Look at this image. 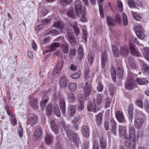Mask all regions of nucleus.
<instances>
[{
  "label": "nucleus",
  "instance_id": "obj_43",
  "mask_svg": "<svg viewBox=\"0 0 149 149\" xmlns=\"http://www.w3.org/2000/svg\"><path fill=\"white\" fill-rule=\"evenodd\" d=\"M68 16L72 18H75V15L74 12V9L73 8H71L70 10L68 11L67 13Z\"/></svg>",
  "mask_w": 149,
  "mask_h": 149
},
{
  "label": "nucleus",
  "instance_id": "obj_38",
  "mask_svg": "<svg viewBox=\"0 0 149 149\" xmlns=\"http://www.w3.org/2000/svg\"><path fill=\"white\" fill-rule=\"evenodd\" d=\"M63 24L62 22L57 21L54 23V26L59 29H61L63 28Z\"/></svg>",
  "mask_w": 149,
  "mask_h": 149
},
{
  "label": "nucleus",
  "instance_id": "obj_52",
  "mask_svg": "<svg viewBox=\"0 0 149 149\" xmlns=\"http://www.w3.org/2000/svg\"><path fill=\"white\" fill-rule=\"evenodd\" d=\"M122 16L123 19V23L125 25H126L128 23V20L127 17L124 13H123Z\"/></svg>",
  "mask_w": 149,
  "mask_h": 149
},
{
  "label": "nucleus",
  "instance_id": "obj_24",
  "mask_svg": "<svg viewBox=\"0 0 149 149\" xmlns=\"http://www.w3.org/2000/svg\"><path fill=\"white\" fill-rule=\"evenodd\" d=\"M142 52L146 59L149 61V47H145L143 48Z\"/></svg>",
  "mask_w": 149,
  "mask_h": 149
},
{
  "label": "nucleus",
  "instance_id": "obj_56",
  "mask_svg": "<svg viewBox=\"0 0 149 149\" xmlns=\"http://www.w3.org/2000/svg\"><path fill=\"white\" fill-rule=\"evenodd\" d=\"M132 15L134 18L137 21L140 20L141 18V16L137 13L134 12Z\"/></svg>",
  "mask_w": 149,
  "mask_h": 149
},
{
  "label": "nucleus",
  "instance_id": "obj_30",
  "mask_svg": "<svg viewBox=\"0 0 149 149\" xmlns=\"http://www.w3.org/2000/svg\"><path fill=\"white\" fill-rule=\"evenodd\" d=\"M46 114L48 116H50L52 113V105L49 104L46 107Z\"/></svg>",
  "mask_w": 149,
  "mask_h": 149
},
{
  "label": "nucleus",
  "instance_id": "obj_36",
  "mask_svg": "<svg viewBox=\"0 0 149 149\" xmlns=\"http://www.w3.org/2000/svg\"><path fill=\"white\" fill-rule=\"evenodd\" d=\"M45 143L47 145H50L52 143V138L51 136L49 135H46L45 137Z\"/></svg>",
  "mask_w": 149,
  "mask_h": 149
},
{
  "label": "nucleus",
  "instance_id": "obj_31",
  "mask_svg": "<svg viewBox=\"0 0 149 149\" xmlns=\"http://www.w3.org/2000/svg\"><path fill=\"white\" fill-rule=\"evenodd\" d=\"M78 54L77 57L79 60H81L83 57L84 53L82 47H79L78 48Z\"/></svg>",
  "mask_w": 149,
  "mask_h": 149
},
{
  "label": "nucleus",
  "instance_id": "obj_13",
  "mask_svg": "<svg viewBox=\"0 0 149 149\" xmlns=\"http://www.w3.org/2000/svg\"><path fill=\"white\" fill-rule=\"evenodd\" d=\"M115 116L118 121L122 123L124 120V118L122 113L120 111H116L115 113Z\"/></svg>",
  "mask_w": 149,
  "mask_h": 149
},
{
  "label": "nucleus",
  "instance_id": "obj_23",
  "mask_svg": "<svg viewBox=\"0 0 149 149\" xmlns=\"http://www.w3.org/2000/svg\"><path fill=\"white\" fill-rule=\"evenodd\" d=\"M29 103L31 107L34 109H36L38 108L37 101L36 99L31 98L30 99Z\"/></svg>",
  "mask_w": 149,
  "mask_h": 149
},
{
  "label": "nucleus",
  "instance_id": "obj_28",
  "mask_svg": "<svg viewBox=\"0 0 149 149\" xmlns=\"http://www.w3.org/2000/svg\"><path fill=\"white\" fill-rule=\"evenodd\" d=\"M81 29L82 31V37L84 41L86 42L87 41V28L85 26H83L81 27Z\"/></svg>",
  "mask_w": 149,
  "mask_h": 149
},
{
  "label": "nucleus",
  "instance_id": "obj_7",
  "mask_svg": "<svg viewBox=\"0 0 149 149\" xmlns=\"http://www.w3.org/2000/svg\"><path fill=\"white\" fill-rule=\"evenodd\" d=\"M92 85L88 84L87 82L86 83L85 85L84 88V92L86 96H88L91 93L92 90Z\"/></svg>",
  "mask_w": 149,
  "mask_h": 149
},
{
  "label": "nucleus",
  "instance_id": "obj_57",
  "mask_svg": "<svg viewBox=\"0 0 149 149\" xmlns=\"http://www.w3.org/2000/svg\"><path fill=\"white\" fill-rule=\"evenodd\" d=\"M102 5H99V9L100 17L102 18L104 17V14L103 12Z\"/></svg>",
  "mask_w": 149,
  "mask_h": 149
},
{
  "label": "nucleus",
  "instance_id": "obj_26",
  "mask_svg": "<svg viewBox=\"0 0 149 149\" xmlns=\"http://www.w3.org/2000/svg\"><path fill=\"white\" fill-rule=\"evenodd\" d=\"M129 137L131 139L133 138V136H136L135 134V128L134 127L130 126L129 127Z\"/></svg>",
  "mask_w": 149,
  "mask_h": 149
},
{
  "label": "nucleus",
  "instance_id": "obj_58",
  "mask_svg": "<svg viewBox=\"0 0 149 149\" xmlns=\"http://www.w3.org/2000/svg\"><path fill=\"white\" fill-rule=\"evenodd\" d=\"M128 4L131 8H133L135 6V3L134 0H128Z\"/></svg>",
  "mask_w": 149,
  "mask_h": 149
},
{
  "label": "nucleus",
  "instance_id": "obj_14",
  "mask_svg": "<svg viewBox=\"0 0 149 149\" xmlns=\"http://www.w3.org/2000/svg\"><path fill=\"white\" fill-rule=\"evenodd\" d=\"M95 57V54L94 53L90 51L88 52L87 59L88 62L89 63L90 66H91L94 61Z\"/></svg>",
  "mask_w": 149,
  "mask_h": 149
},
{
  "label": "nucleus",
  "instance_id": "obj_5",
  "mask_svg": "<svg viewBox=\"0 0 149 149\" xmlns=\"http://www.w3.org/2000/svg\"><path fill=\"white\" fill-rule=\"evenodd\" d=\"M128 60L130 66L134 70V72L136 74L138 73L139 74H140L141 73V72H135V71L138 70L139 68L138 66L135 63L134 60L131 57H129L128 58Z\"/></svg>",
  "mask_w": 149,
  "mask_h": 149
},
{
  "label": "nucleus",
  "instance_id": "obj_39",
  "mask_svg": "<svg viewBox=\"0 0 149 149\" xmlns=\"http://www.w3.org/2000/svg\"><path fill=\"white\" fill-rule=\"evenodd\" d=\"M118 65L117 66V68H118L117 70V76L119 78H121L123 76V70L121 66H119V68H118Z\"/></svg>",
  "mask_w": 149,
  "mask_h": 149
},
{
  "label": "nucleus",
  "instance_id": "obj_29",
  "mask_svg": "<svg viewBox=\"0 0 149 149\" xmlns=\"http://www.w3.org/2000/svg\"><path fill=\"white\" fill-rule=\"evenodd\" d=\"M69 89L71 92L74 91L76 89L77 86L75 83H70L68 84Z\"/></svg>",
  "mask_w": 149,
  "mask_h": 149
},
{
  "label": "nucleus",
  "instance_id": "obj_20",
  "mask_svg": "<svg viewBox=\"0 0 149 149\" xmlns=\"http://www.w3.org/2000/svg\"><path fill=\"white\" fill-rule=\"evenodd\" d=\"M67 36V38L70 43H75L76 42L74 35L72 33L70 32L68 33Z\"/></svg>",
  "mask_w": 149,
  "mask_h": 149
},
{
  "label": "nucleus",
  "instance_id": "obj_33",
  "mask_svg": "<svg viewBox=\"0 0 149 149\" xmlns=\"http://www.w3.org/2000/svg\"><path fill=\"white\" fill-rule=\"evenodd\" d=\"M102 113H100L96 116V121L97 125H99L102 123Z\"/></svg>",
  "mask_w": 149,
  "mask_h": 149
},
{
  "label": "nucleus",
  "instance_id": "obj_35",
  "mask_svg": "<svg viewBox=\"0 0 149 149\" xmlns=\"http://www.w3.org/2000/svg\"><path fill=\"white\" fill-rule=\"evenodd\" d=\"M83 100L82 98H80L78 100V108L79 110L80 111L82 110L84 107Z\"/></svg>",
  "mask_w": 149,
  "mask_h": 149
},
{
  "label": "nucleus",
  "instance_id": "obj_21",
  "mask_svg": "<svg viewBox=\"0 0 149 149\" xmlns=\"http://www.w3.org/2000/svg\"><path fill=\"white\" fill-rule=\"evenodd\" d=\"M59 106L61 109L62 113L64 114L65 111V102L63 100H61L59 102Z\"/></svg>",
  "mask_w": 149,
  "mask_h": 149
},
{
  "label": "nucleus",
  "instance_id": "obj_15",
  "mask_svg": "<svg viewBox=\"0 0 149 149\" xmlns=\"http://www.w3.org/2000/svg\"><path fill=\"white\" fill-rule=\"evenodd\" d=\"M68 82L67 78L65 76L62 77L59 81V85L62 87L65 88L67 85Z\"/></svg>",
  "mask_w": 149,
  "mask_h": 149
},
{
  "label": "nucleus",
  "instance_id": "obj_47",
  "mask_svg": "<svg viewBox=\"0 0 149 149\" xmlns=\"http://www.w3.org/2000/svg\"><path fill=\"white\" fill-rule=\"evenodd\" d=\"M76 107L75 106H70L69 107V110L70 111V115L71 116H72L74 113Z\"/></svg>",
  "mask_w": 149,
  "mask_h": 149
},
{
  "label": "nucleus",
  "instance_id": "obj_63",
  "mask_svg": "<svg viewBox=\"0 0 149 149\" xmlns=\"http://www.w3.org/2000/svg\"><path fill=\"white\" fill-rule=\"evenodd\" d=\"M80 75L79 72H76L74 74H72L70 76L71 78L74 79H77L78 78Z\"/></svg>",
  "mask_w": 149,
  "mask_h": 149
},
{
  "label": "nucleus",
  "instance_id": "obj_18",
  "mask_svg": "<svg viewBox=\"0 0 149 149\" xmlns=\"http://www.w3.org/2000/svg\"><path fill=\"white\" fill-rule=\"evenodd\" d=\"M102 98L100 94H99L96 95V97L94 99L93 102L94 104L100 107V104L102 102Z\"/></svg>",
  "mask_w": 149,
  "mask_h": 149
},
{
  "label": "nucleus",
  "instance_id": "obj_8",
  "mask_svg": "<svg viewBox=\"0 0 149 149\" xmlns=\"http://www.w3.org/2000/svg\"><path fill=\"white\" fill-rule=\"evenodd\" d=\"M110 125L111 128V130L114 135H116V129L117 128V124L115 120L113 118H111L110 119Z\"/></svg>",
  "mask_w": 149,
  "mask_h": 149
},
{
  "label": "nucleus",
  "instance_id": "obj_10",
  "mask_svg": "<svg viewBox=\"0 0 149 149\" xmlns=\"http://www.w3.org/2000/svg\"><path fill=\"white\" fill-rule=\"evenodd\" d=\"M127 128L124 126L119 125L118 127V134L120 137H124L127 136L126 135V133Z\"/></svg>",
  "mask_w": 149,
  "mask_h": 149
},
{
  "label": "nucleus",
  "instance_id": "obj_25",
  "mask_svg": "<svg viewBox=\"0 0 149 149\" xmlns=\"http://www.w3.org/2000/svg\"><path fill=\"white\" fill-rule=\"evenodd\" d=\"M144 123V120L143 118H138L135 121L134 125L137 128L141 127Z\"/></svg>",
  "mask_w": 149,
  "mask_h": 149
},
{
  "label": "nucleus",
  "instance_id": "obj_45",
  "mask_svg": "<svg viewBox=\"0 0 149 149\" xmlns=\"http://www.w3.org/2000/svg\"><path fill=\"white\" fill-rule=\"evenodd\" d=\"M107 23L109 25L111 26H113L115 25V21L113 19L109 17H107Z\"/></svg>",
  "mask_w": 149,
  "mask_h": 149
},
{
  "label": "nucleus",
  "instance_id": "obj_1",
  "mask_svg": "<svg viewBox=\"0 0 149 149\" xmlns=\"http://www.w3.org/2000/svg\"><path fill=\"white\" fill-rule=\"evenodd\" d=\"M124 84L125 89L129 91L134 89L136 86L134 78L131 76L127 77Z\"/></svg>",
  "mask_w": 149,
  "mask_h": 149
},
{
  "label": "nucleus",
  "instance_id": "obj_49",
  "mask_svg": "<svg viewBox=\"0 0 149 149\" xmlns=\"http://www.w3.org/2000/svg\"><path fill=\"white\" fill-rule=\"evenodd\" d=\"M132 139V145L133 146H135L138 141L139 139V135L133 136Z\"/></svg>",
  "mask_w": 149,
  "mask_h": 149
},
{
  "label": "nucleus",
  "instance_id": "obj_55",
  "mask_svg": "<svg viewBox=\"0 0 149 149\" xmlns=\"http://www.w3.org/2000/svg\"><path fill=\"white\" fill-rule=\"evenodd\" d=\"M117 3L119 10L120 11H122L123 10V4L122 2L119 0H118L117 1Z\"/></svg>",
  "mask_w": 149,
  "mask_h": 149
},
{
  "label": "nucleus",
  "instance_id": "obj_9",
  "mask_svg": "<svg viewBox=\"0 0 149 149\" xmlns=\"http://www.w3.org/2000/svg\"><path fill=\"white\" fill-rule=\"evenodd\" d=\"M130 52L132 55L137 56H139L141 55L140 53L138 51L137 48L135 47L134 44H130Z\"/></svg>",
  "mask_w": 149,
  "mask_h": 149
},
{
  "label": "nucleus",
  "instance_id": "obj_61",
  "mask_svg": "<svg viewBox=\"0 0 149 149\" xmlns=\"http://www.w3.org/2000/svg\"><path fill=\"white\" fill-rule=\"evenodd\" d=\"M51 21V19H50L44 20L42 19L41 20V23H42V24L43 25H47Z\"/></svg>",
  "mask_w": 149,
  "mask_h": 149
},
{
  "label": "nucleus",
  "instance_id": "obj_48",
  "mask_svg": "<svg viewBox=\"0 0 149 149\" xmlns=\"http://www.w3.org/2000/svg\"><path fill=\"white\" fill-rule=\"evenodd\" d=\"M75 99V96L74 94L72 93H70L68 95V100L70 102H73Z\"/></svg>",
  "mask_w": 149,
  "mask_h": 149
},
{
  "label": "nucleus",
  "instance_id": "obj_42",
  "mask_svg": "<svg viewBox=\"0 0 149 149\" xmlns=\"http://www.w3.org/2000/svg\"><path fill=\"white\" fill-rule=\"evenodd\" d=\"M47 33H48L52 34L53 36H54L58 34L59 33V31L56 29H50L47 31Z\"/></svg>",
  "mask_w": 149,
  "mask_h": 149
},
{
  "label": "nucleus",
  "instance_id": "obj_51",
  "mask_svg": "<svg viewBox=\"0 0 149 149\" xmlns=\"http://www.w3.org/2000/svg\"><path fill=\"white\" fill-rule=\"evenodd\" d=\"M112 99L109 97H107L106 99V103L105 107L107 108L109 107L110 105V103L112 101Z\"/></svg>",
  "mask_w": 149,
  "mask_h": 149
},
{
  "label": "nucleus",
  "instance_id": "obj_27",
  "mask_svg": "<svg viewBox=\"0 0 149 149\" xmlns=\"http://www.w3.org/2000/svg\"><path fill=\"white\" fill-rule=\"evenodd\" d=\"M124 143L127 148H129L131 146V139L128 136H125Z\"/></svg>",
  "mask_w": 149,
  "mask_h": 149
},
{
  "label": "nucleus",
  "instance_id": "obj_2",
  "mask_svg": "<svg viewBox=\"0 0 149 149\" xmlns=\"http://www.w3.org/2000/svg\"><path fill=\"white\" fill-rule=\"evenodd\" d=\"M70 140L77 145L79 144L80 141L79 138L75 132L69 130H65Z\"/></svg>",
  "mask_w": 149,
  "mask_h": 149
},
{
  "label": "nucleus",
  "instance_id": "obj_53",
  "mask_svg": "<svg viewBox=\"0 0 149 149\" xmlns=\"http://www.w3.org/2000/svg\"><path fill=\"white\" fill-rule=\"evenodd\" d=\"M111 76L113 81H114L116 80V73L115 69H113L111 70Z\"/></svg>",
  "mask_w": 149,
  "mask_h": 149
},
{
  "label": "nucleus",
  "instance_id": "obj_11",
  "mask_svg": "<svg viewBox=\"0 0 149 149\" xmlns=\"http://www.w3.org/2000/svg\"><path fill=\"white\" fill-rule=\"evenodd\" d=\"M82 135L85 137H88L89 136L90 130L88 127L86 125L82 126L81 128Z\"/></svg>",
  "mask_w": 149,
  "mask_h": 149
},
{
  "label": "nucleus",
  "instance_id": "obj_44",
  "mask_svg": "<svg viewBox=\"0 0 149 149\" xmlns=\"http://www.w3.org/2000/svg\"><path fill=\"white\" fill-rule=\"evenodd\" d=\"M75 9L76 15L78 16L80 15H82L83 13H85L82 7Z\"/></svg>",
  "mask_w": 149,
  "mask_h": 149
},
{
  "label": "nucleus",
  "instance_id": "obj_40",
  "mask_svg": "<svg viewBox=\"0 0 149 149\" xmlns=\"http://www.w3.org/2000/svg\"><path fill=\"white\" fill-rule=\"evenodd\" d=\"M92 74V72L90 71L88 69H86L84 73V77L86 80H88L91 76V74Z\"/></svg>",
  "mask_w": 149,
  "mask_h": 149
},
{
  "label": "nucleus",
  "instance_id": "obj_6",
  "mask_svg": "<svg viewBox=\"0 0 149 149\" xmlns=\"http://www.w3.org/2000/svg\"><path fill=\"white\" fill-rule=\"evenodd\" d=\"M60 46L59 43L58 42H55L52 44L50 46L48 47L45 51L46 53L53 52L56 49L57 47Z\"/></svg>",
  "mask_w": 149,
  "mask_h": 149
},
{
  "label": "nucleus",
  "instance_id": "obj_64",
  "mask_svg": "<svg viewBox=\"0 0 149 149\" xmlns=\"http://www.w3.org/2000/svg\"><path fill=\"white\" fill-rule=\"evenodd\" d=\"M137 82L138 84L140 85H142L145 84V82L141 78H137L136 79Z\"/></svg>",
  "mask_w": 149,
  "mask_h": 149
},
{
  "label": "nucleus",
  "instance_id": "obj_50",
  "mask_svg": "<svg viewBox=\"0 0 149 149\" xmlns=\"http://www.w3.org/2000/svg\"><path fill=\"white\" fill-rule=\"evenodd\" d=\"M81 1L80 0H76L74 2V4L75 9L79 8H81L82 7L81 5Z\"/></svg>",
  "mask_w": 149,
  "mask_h": 149
},
{
  "label": "nucleus",
  "instance_id": "obj_60",
  "mask_svg": "<svg viewBox=\"0 0 149 149\" xmlns=\"http://www.w3.org/2000/svg\"><path fill=\"white\" fill-rule=\"evenodd\" d=\"M49 11L46 8H44L42 9L41 11V17H44L46 15L48 14Z\"/></svg>",
  "mask_w": 149,
  "mask_h": 149
},
{
  "label": "nucleus",
  "instance_id": "obj_34",
  "mask_svg": "<svg viewBox=\"0 0 149 149\" xmlns=\"http://www.w3.org/2000/svg\"><path fill=\"white\" fill-rule=\"evenodd\" d=\"M120 52L122 55L126 56L127 55L129 52L128 48L125 46L121 48Z\"/></svg>",
  "mask_w": 149,
  "mask_h": 149
},
{
  "label": "nucleus",
  "instance_id": "obj_46",
  "mask_svg": "<svg viewBox=\"0 0 149 149\" xmlns=\"http://www.w3.org/2000/svg\"><path fill=\"white\" fill-rule=\"evenodd\" d=\"M112 49L113 51V53L115 56H118V52L117 48L114 45H113Z\"/></svg>",
  "mask_w": 149,
  "mask_h": 149
},
{
  "label": "nucleus",
  "instance_id": "obj_41",
  "mask_svg": "<svg viewBox=\"0 0 149 149\" xmlns=\"http://www.w3.org/2000/svg\"><path fill=\"white\" fill-rule=\"evenodd\" d=\"M97 84V91L99 92H101L103 90V86L102 83L98 81H96Z\"/></svg>",
  "mask_w": 149,
  "mask_h": 149
},
{
  "label": "nucleus",
  "instance_id": "obj_16",
  "mask_svg": "<svg viewBox=\"0 0 149 149\" xmlns=\"http://www.w3.org/2000/svg\"><path fill=\"white\" fill-rule=\"evenodd\" d=\"M42 133V130L39 127L37 128L34 132V139L37 140L41 136Z\"/></svg>",
  "mask_w": 149,
  "mask_h": 149
},
{
  "label": "nucleus",
  "instance_id": "obj_22",
  "mask_svg": "<svg viewBox=\"0 0 149 149\" xmlns=\"http://www.w3.org/2000/svg\"><path fill=\"white\" fill-rule=\"evenodd\" d=\"M53 107V111L55 115L58 117H60L61 114L58 106L56 104H54Z\"/></svg>",
  "mask_w": 149,
  "mask_h": 149
},
{
  "label": "nucleus",
  "instance_id": "obj_19",
  "mask_svg": "<svg viewBox=\"0 0 149 149\" xmlns=\"http://www.w3.org/2000/svg\"><path fill=\"white\" fill-rule=\"evenodd\" d=\"M50 123L51 128L52 130L56 134H57L59 132L58 126L55 124L54 121L51 120Z\"/></svg>",
  "mask_w": 149,
  "mask_h": 149
},
{
  "label": "nucleus",
  "instance_id": "obj_59",
  "mask_svg": "<svg viewBox=\"0 0 149 149\" xmlns=\"http://www.w3.org/2000/svg\"><path fill=\"white\" fill-rule=\"evenodd\" d=\"M73 28L74 32L76 34L77 36L80 33L79 28L77 25H75L73 26Z\"/></svg>",
  "mask_w": 149,
  "mask_h": 149
},
{
  "label": "nucleus",
  "instance_id": "obj_3",
  "mask_svg": "<svg viewBox=\"0 0 149 149\" xmlns=\"http://www.w3.org/2000/svg\"><path fill=\"white\" fill-rule=\"evenodd\" d=\"M134 29L137 37L141 39H144L145 35L143 33V27L141 25L137 24L135 26Z\"/></svg>",
  "mask_w": 149,
  "mask_h": 149
},
{
  "label": "nucleus",
  "instance_id": "obj_62",
  "mask_svg": "<svg viewBox=\"0 0 149 149\" xmlns=\"http://www.w3.org/2000/svg\"><path fill=\"white\" fill-rule=\"evenodd\" d=\"M143 69L144 71L149 73V67L144 63L142 64Z\"/></svg>",
  "mask_w": 149,
  "mask_h": 149
},
{
  "label": "nucleus",
  "instance_id": "obj_37",
  "mask_svg": "<svg viewBox=\"0 0 149 149\" xmlns=\"http://www.w3.org/2000/svg\"><path fill=\"white\" fill-rule=\"evenodd\" d=\"M107 61L106 54L105 53H103L102 54L101 59V63L102 67H104L105 66Z\"/></svg>",
  "mask_w": 149,
  "mask_h": 149
},
{
  "label": "nucleus",
  "instance_id": "obj_54",
  "mask_svg": "<svg viewBox=\"0 0 149 149\" xmlns=\"http://www.w3.org/2000/svg\"><path fill=\"white\" fill-rule=\"evenodd\" d=\"M89 141L88 140L86 139L84 140L83 145L85 149H87L89 147Z\"/></svg>",
  "mask_w": 149,
  "mask_h": 149
},
{
  "label": "nucleus",
  "instance_id": "obj_4",
  "mask_svg": "<svg viewBox=\"0 0 149 149\" xmlns=\"http://www.w3.org/2000/svg\"><path fill=\"white\" fill-rule=\"evenodd\" d=\"M38 120L36 116L33 114H29L27 121V125H31L33 126L36 124Z\"/></svg>",
  "mask_w": 149,
  "mask_h": 149
},
{
  "label": "nucleus",
  "instance_id": "obj_12",
  "mask_svg": "<svg viewBox=\"0 0 149 149\" xmlns=\"http://www.w3.org/2000/svg\"><path fill=\"white\" fill-rule=\"evenodd\" d=\"M87 109L89 111L96 112L100 109V107L94 104L93 105L91 103H89L87 106Z\"/></svg>",
  "mask_w": 149,
  "mask_h": 149
},
{
  "label": "nucleus",
  "instance_id": "obj_17",
  "mask_svg": "<svg viewBox=\"0 0 149 149\" xmlns=\"http://www.w3.org/2000/svg\"><path fill=\"white\" fill-rule=\"evenodd\" d=\"M100 147L102 149H106L107 142L106 139L104 137H101L99 139Z\"/></svg>",
  "mask_w": 149,
  "mask_h": 149
},
{
  "label": "nucleus",
  "instance_id": "obj_32",
  "mask_svg": "<svg viewBox=\"0 0 149 149\" xmlns=\"http://www.w3.org/2000/svg\"><path fill=\"white\" fill-rule=\"evenodd\" d=\"M61 49L63 52L67 54L69 51V45L66 43H63L61 45Z\"/></svg>",
  "mask_w": 149,
  "mask_h": 149
}]
</instances>
